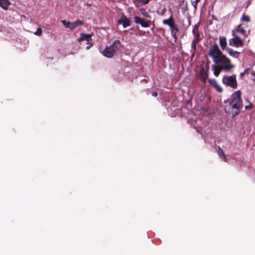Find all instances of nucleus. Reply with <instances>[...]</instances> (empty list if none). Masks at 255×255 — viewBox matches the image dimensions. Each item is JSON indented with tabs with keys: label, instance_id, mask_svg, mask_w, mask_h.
<instances>
[{
	"label": "nucleus",
	"instance_id": "28",
	"mask_svg": "<svg viewBox=\"0 0 255 255\" xmlns=\"http://www.w3.org/2000/svg\"><path fill=\"white\" fill-rule=\"evenodd\" d=\"M87 46H86L87 49H89L93 45L92 43H90L89 42L87 43Z\"/></svg>",
	"mask_w": 255,
	"mask_h": 255
},
{
	"label": "nucleus",
	"instance_id": "32",
	"mask_svg": "<svg viewBox=\"0 0 255 255\" xmlns=\"http://www.w3.org/2000/svg\"><path fill=\"white\" fill-rule=\"evenodd\" d=\"M165 12H166V8H163V9L161 10L160 14H161V15H163V14L165 13Z\"/></svg>",
	"mask_w": 255,
	"mask_h": 255
},
{
	"label": "nucleus",
	"instance_id": "10",
	"mask_svg": "<svg viewBox=\"0 0 255 255\" xmlns=\"http://www.w3.org/2000/svg\"><path fill=\"white\" fill-rule=\"evenodd\" d=\"M170 28L171 30V36L174 39V41L176 42L177 39L176 34L178 32L179 29L175 25L174 23L172 25H170Z\"/></svg>",
	"mask_w": 255,
	"mask_h": 255
},
{
	"label": "nucleus",
	"instance_id": "23",
	"mask_svg": "<svg viewBox=\"0 0 255 255\" xmlns=\"http://www.w3.org/2000/svg\"><path fill=\"white\" fill-rule=\"evenodd\" d=\"M200 0H190L191 4L193 5L194 10L196 11L197 8V5Z\"/></svg>",
	"mask_w": 255,
	"mask_h": 255
},
{
	"label": "nucleus",
	"instance_id": "8",
	"mask_svg": "<svg viewBox=\"0 0 255 255\" xmlns=\"http://www.w3.org/2000/svg\"><path fill=\"white\" fill-rule=\"evenodd\" d=\"M233 31H235V33H239L244 36L247 35V31L245 29V26L243 24H240L237 26Z\"/></svg>",
	"mask_w": 255,
	"mask_h": 255
},
{
	"label": "nucleus",
	"instance_id": "4",
	"mask_svg": "<svg viewBox=\"0 0 255 255\" xmlns=\"http://www.w3.org/2000/svg\"><path fill=\"white\" fill-rule=\"evenodd\" d=\"M215 64H218V66H219L221 69L227 71H229L234 67V66L231 63L230 60L224 55H223Z\"/></svg>",
	"mask_w": 255,
	"mask_h": 255
},
{
	"label": "nucleus",
	"instance_id": "6",
	"mask_svg": "<svg viewBox=\"0 0 255 255\" xmlns=\"http://www.w3.org/2000/svg\"><path fill=\"white\" fill-rule=\"evenodd\" d=\"M232 35L233 37L229 40V45L231 46H235L236 47H241L243 45V41L236 33L235 31H232Z\"/></svg>",
	"mask_w": 255,
	"mask_h": 255
},
{
	"label": "nucleus",
	"instance_id": "3",
	"mask_svg": "<svg viewBox=\"0 0 255 255\" xmlns=\"http://www.w3.org/2000/svg\"><path fill=\"white\" fill-rule=\"evenodd\" d=\"M208 55L212 57L213 61L216 63L223 54L220 50L218 45L215 43L209 50Z\"/></svg>",
	"mask_w": 255,
	"mask_h": 255
},
{
	"label": "nucleus",
	"instance_id": "7",
	"mask_svg": "<svg viewBox=\"0 0 255 255\" xmlns=\"http://www.w3.org/2000/svg\"><path fill=\"white\" fill-rule=\"evenodd\" d=\"M134 22L135 23L140 24L143 27H148L150 26L149 21L141 18L138 16L134 17Z\"/></svg>",
	"mask_w": 255,
	"mask_h": 255
},
{
	"label": "nucleus",
	"instance_id": "29",
	"mask_svg": "<svg viewBox=\"0 0 255 255\" xmlns=\"http://www.w3.org/2000/svg\"><path fill=\"white\" fill-rule=\"evenodd\" d=\"M141 14L145 17H149V15L148 14L147 12H141Z\"/></svg>",
	"mask_w": 255,
	"mask_h": 255
},
{
	"label": "nucleus",
	"instance_id": "33",
	"mask_svg": "<svg viewBox=\"0 0 255 255\" xmlns=\"http://www.w3.org/2000/svg\"><path fill=\"white\" fill-rule=\"evenodd\" d=\"M152 95L154 97H156L157 95V93L156 92H154L152 93Z\"/></svg>",
	"mask_w": 255,
	"mask_h": 255
},
{
	"label": "nucleus",
	"instance_id": "5",
	"mask_svg": "<svg viewBox=\"0 0 255 255\" xmlns=\"http://www.w3.org/2000/svg\"><path fill=\"white\" fill-rule=\"evenodd\" d=\"M222 82L225 85L230 87L234 89L237 88L238 83L236 75L231 76L225 75L223 76Z\"/></svg>",
	"mask_w": 255,
	"mask_h": 255
},
{
	"label": "nucleus",
	"instance_id": "2",
	"mask_svg": "<svg viewBox=\"0 0 255 255\" xmlns=\"http://www.w3.org/2000/svg\"><path fill=\"white\" fill-rule=\"evenodd\" d=\"M121 47V43L119 40H116L114 43L110 46L107 47L103 51V54L108 57H112L115 54L120 51Z\"/></svg>",
	"mask_w": 255,
	"mask_h": 255
},
{
	"label": "nucleus",
	"instance_id": "34",
	"mask_svg": "<svg viewBox=\"0 0 255 255\" xmlns=\"http://www.w3.org/2000/svg\"><path fill=\"white\" fill-rule=\"evenodd\" d=\"M253 75L255 77V73H253Z\"/></svg>",
	"mask_w": 255,
	"mask_h": 255
},
{
	"label": "nucleus",
	"instance_id": "9",
	"mask_svg": "<svg viewBox=\"0 0 255 255\" xmlns=\"http://www.w3.org/2000/svg\"><path fill=\"white\" fill-rule=\"evenodd\" d=\"M118 22L119 24H122L124 28L130 25L129 19L124 15L118 20Z\"/></svg>",
	"mask_w": 255,
	"mask_h": 255
},
{
	"label": "nucleus",
	"instance_id": "15",
	"mask_svg": "<svg viewBox=\"0 0 255 255\" xmlns=\"http://www.w3.org/2000/svg\"><path fill=\"white\" fill-rule=\"evenodd\" d=\"M10 4L9 0H0V6L4 10H7Z\"/></svg>",
	"mask_w": 255,
	"mask_h": 255
},
{
	"label": "nucleus",
	"instance_id": "11",
	"mask_svg": "<svg viewBox=\"0 0 255 255\" xmlns=\"http://www.w3.org/2000/svg\"><path fill=\"white\" fill-rule=\"evenodd\" d=\"M199 78L203 83H205L207 79L208 78V75L207 72L204 68H202L199 74Z\"/></svg>",
	"mask_w": 255,
	"mask_h": 255
},
{
	"label": "nucleus",
	"instance_id": "1",
	"mask_svg": "<svg viewBox=\"0 0 255 255\" xmlns=\"http://www.w3.org/2000/svg\"><path fill=\"white\" fill-rule=\"evenodd\" d=\"M243 107L240 91H235L231 96L230 108L233 116L238 114Z\"/></svg>",
	"mask_w": 255,
	"mask_h": 255
},
{
	"label": "nucleus",
	"instance_id": "31",
	"mask_svg": "<svg viewBox=\"0 0 255 255\" xmlns=\"http://www.w3.org/2000/svg\"><path fill=\"white\" fill-rule=\"evenodd\" d=\"M248 70H249V69H245L244 72L241 73L240 74V76L243 77L245 74V73L248 71Z\"/></svg>",
	"mask_w": 255,
	"mask_h": 255
},
{
	"label": "nucleus",
	"instance_id": "24",
	"mask_svg": "<svg viewBox=\"0 0 255 255\" xmlns=\"http://www.w3.org/2000/svg\"><path fill=\"white\" fill-rule=\"evenodd\" d=\"M73 24H74L73 26H74V29H75L77 27H78L80 25H82L83 24V22L81 20H78L76 22H73Z\"/></svg>",
	"mask_w": 255,
	"mask_h": 255
},
{
	"label": "nucleus",
	"instance_id": "17",
	"mask_svg": "<svg viewBox=\"0 0 255 255\" xmlns=\"http://www.w3.org/2000/svg\"><path fill=\"white\" fill-rule=\"evenodd\" d=\"M217 151L219 157L224 161H227V158L226 157V155L224 153L223 151L221 148L220 146H218L217 148Z\"/></svg>",
	"mask_w": 255,
	"mask_h": 255
},
{
	"label": "nucleus",
	"instance_id": "27",
	"mask_svg": "<svg viewBox=\"0 0 255 255\" xmlns=\"http://www.w3.org/2000/svg\"><path fill=\"white\" fill-rule=\"evenodd\" d=\"M142 4H147L150 0H136Z\"/></svg>",
	"mask_w": 255,
	"mask_h": 255
},
{
	"label": "nucleus",
	"instance_id": "13",
	"mask_svg": "<svg viewBox=\"0 0 255 255\" xmlns=\"http://www.w3.org/2000/svg\"><path fill=\"white\" fill-rule=\"evenodd\" d=\"M92 34H81L80 37L78 38L77 40L79 42L82 41L83 40H86L88 42L92 40Z\"/></svg>",
	"mask_w": 255,
	"mask_h": 255
},
{
	"label": "nucleus",
	"instance_id": "12",
	"mask_svg": "<svg viewBox=\"0 0 255 255\" xmlns=\"http://www.w3.org/2000/svg\"><path fill=\"white\" fill-rule=\"evenodd\" d=\"M209 82L210 84L212 85L215 89L220 93H221L223 91L222 88L219 85V84L217 83L216 80L215 79H210L209 80Z\"/></svg>",
	"mask_w": 255,
	"mask_h": 255
},
{
	"label": "nucleus",
	"instance_id": "26",
	"mask_svg": "<svg viewBox=\"0 0 255 255\" xmlns=\"http://www.w3.org/2000/svg\"><path fill=\"white\" fill-rule=\"evenodd\" d=\"M34 34L37 36H40L42 34L41 28H38L37 30L34 32Z\"/></svg>",
	"mask_w": 255,
	"mask_h": 255
},
{
	"label": "nucleus",
	"instance_id": "18",
	"mask_svg": "<svg viewBox=\"0 0 255 255\" xmlns=\"http://www.w3.org/2000/svg\"><path fill=\"white\" fill-rule=\"evenodd\" d=\"M219 43L221 48L224 50L227 46V40L225 37H220Z\"/></svg>",
	"mask_w": 255,
	"mask_h": 255
},
{
	"label": "nucleus",
	"instance_id": "14",
	"mask_svg": "<svg viewBox=\"0 0 255 255\" xmlns=\"http://www.w3.org/2000/svg\"><path fill=\"white\" fill-rule=\"evenodd\" d=\"M192 33L194 35V39L200 41V34L199 32V27L197 25H195L193 30Z\"/></svg>",
	"mask_w": 255,
	"mask_h": 255
},
{
	"label": "nucleus",
	"instance_id": "22",
	"mask_svg": "<svg viewBox=\"0 0 255 255\" xmlns=\"http://www.w3.org/2000/svg\"><path fill=\"white\" fill-rule=\"evenodd\" d=\"M219 66H215L214 67V74L215 76L217 77L219 76L221 70H222Z\"/></svg>",
	"mask_w": 255,
	"mask_h": 255
},
{
	"label": "nucleus",
	"instance_id": "19",
	"mask_svg": "<svg viewBox=\"0 0 255 255\" xmlns=\"http://www.w3.org/2000/svg\"><path fill=\"white\" fill-rule=\"evenodd\" d=\"M229 54L234 58H237L240 55V53L237 51H235L232 49H229L228 50Z\"/></svg>",
	"mask_w": 255,
	"mask_h": 255
},
{
	"label": "nucleus",
	"instance_id": "20",
	"mask_svg": "<svg viewBox=\"0 0 255 255\" xmlns=\"http://www.w3.org/2000/svg\"><path fill=\"white\" fill-rule=\"evenodd\" d=\"M174 23V22L172 15H171L168 19H165L163 20V23L164 24L168 25L169 27L170 25H172Z\"/></svg>",
	"mask_w": 255,
	"mask_h": 255
},
{
	"label": "nucleus",
	"instance_id": "16",
	"mask_svg": "<svg viewBox=\"0 0 255 255\" xmlns=\"http://www.w3.org/2000/svg\"><path fill=\"white\" fill-rule=\"evenodd\" d=\"M61 22L65 26L66 28H69L70 29H74V26L73 22L70 21H67L66 20H62Z\"/></svg>",
	"mask_w": 255,
	"mask_h": 255
},
{
	"label": "nucleus",
	"instance_id": "21",
	"mask_svg": "<svg viewBox=\"0 0 255 255\" xmlns=\"http://www.w3.org/2000/svg\"><path fill=\"white\" fill-rule=\"evenodd\" d=\"M200 41L193 39L191 43V51H192L193 54H194L196 50V45Z\"/></svg>",
	"mask_w": 255,
	"mask_h": 255
},
{
	"label": "nucleus",
	"instance_id": "25",
	"mask_svg": "<svg viewBox=\"0 0 255 255\" xmlns=\"http://www.w3.org/2000/svg\"><path fill=\"white\" fill-rule=\"evenodd\" d=\"M241 20L243 21L249 22L250 21V17L248 15L243 14V16L241 18Z\"/></svg>",
	"mask_w": 255,
	"mask_h": 255
},
{
	"label": "nucleus",
	"instance_id": "30",
	"mask_svg": "<svg viewBox=\"0 0 255 255\" xmlns=\"http://www.w3.org/2000/svg\"><path fill=\"white\" fill-rule=\"evenodd\" d=\"M252 107H253L252 104H250L249 105L245 106V108L246 110H248V109H250V108H251Z\"/></svg>",
	"mask_w": 255,
	"mask_h": 255
}]
</instances>
